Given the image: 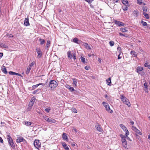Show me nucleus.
<instances>
[{"mask_svg": "<svg viewBox=\"0 0 150 150\" xmlns=\"http://www.w3.org/2000/svg\"><path fill=\"white\" fill-rule=\"evenodd\" d=\"M58 85L57 82L54 80H51L49 82V86L51 90H54Z\"/></svg>", "mask_w": 150, "mask_h": 150, "instance_id": "1", "label": "nucleus"}, {"mask_svg": "<svg viewBox=\"0 0 150 150\" xmlns=\"http://www.w3.org/2000/svg\"><path fill=\"white\" fill-rule=\"evenodd\" d=\"M120 99L121 101L125 104L127 105L128 107L131 106V103L129 100L125 97V96L122 95H120Z\"/></svg>", "mask_w": 150, "mask_h": 150, "instance_id": "2", "label": "nucleus"}, {"mask_svg": "<svg viewBox=\"0 0 150 150\" xmlns=\"http://www.w3.org/2000/svg\"><path fill=\"white\" fill-rule=\"evenodd\" d=\"M102 104L105 108L106 110L108 112L110 113H112L113 112V111L110 109L109 105L107 103L105 102H103Z\"/></svg>", "mask_w": 150, "mask_h": 150, "instance_id": "3", "label": "nucleus"}, {"mask_svg": "<svg viewBox=\"0 0 150 150\" xmlns=\"http://www.w3.org/2000/svg\"><path fill=\"white\" fill-rule=\"evenodd\" d=\"M35 98L34 96L33 97L31 98L28 105V107L27 109L28 111H30L31 109L32 106L35 102Z\"/></svg>", "mask_w": 150, "mask_h": 150, "instance_id": "4", "label": "nucleus"}, {"mask_svg": "<svg viewBox=\"0 0 150 150\" xmlns=\"http://www.w3.org/2000/svg\"><path fill=\"white\" fill-rule=\"evenodd\" d=\"M132 129L136 132V137L137 138L139 139L140 137L139 135H141V133L139 130L134 126H132Z\"/></svg>", "mask_w": 150, "mask_h": 150, "instance_id": "5", "label": "nucleus"}, {"mask_svg": "<svg viewBox=\"0 0 150 150\" xmlns=\"http://www.w3.org/2000/svg\"><path fill=\"white\" fill-rule=\"evenodd\" d=\"M34 146L37 149H39L41 146V143L39 140L35 139L34 142Z\"/></svg>", "mask_w": 150, "mask_h": 150, "instance_id": "6", "label": "nucleus"}, {"mask_svg": "<svg viewBox=\"0 0 150 150\" xmlns=\"http://www.w3.org/2000/svg\"><path fill=\"white\" fill-rule=\"evenodd\" d=\"M114 23L115 24L119 26H122L125 25V24L117 20H115Z\"/></svg>", "mask_w": 150, "mask_h": 150, "instance_id": "7", "label": "nucleus"}, {"mask_svg": "<svg viewBox=\"0 0 150 150\" xmlns=\"http://www.w3.org/2000/svg\"><path fill=\"white\" fill-rule=\"evenodd\" d=\"M95 127L96 129L98 131L100 132H103V130L100 127V125L98 123H97L96 124Z\"/></svg>", "mask_w": 150, "mask_h": 150, "instance_id": "8", "label": "nucleus"}, {"mask_svg": "<svg viewBox=\"0 0 150 150\" xmlns=\"http://www.w3.org/2000/svg\"><path fill=\"white\" fill-rule=\"evenodd\" d=\"M36 51L38 54V57L40 58L42 56V52L40 49V48H37Z\"/></svg>", "mask_w": 150, "mask_h": 150, "instance_id": "9", "label": "nucleus"}, {"mask_svg": "<svg viewBox=\"0 0 150 150\" xmlns=\"http://www.w3.org/2000/svg\"><path fill=\"white\" fill-rule=\"evenodd\" d=\"M24 140L25 141L23 137H17V138L16 139V142L17 143H20L21 142H23Z\"/></svg>", "mask_w": 150, "mask_h": 150, "instance_id": "10", "label": "nucleus"}, {"mask_svg": "<svg viewBox=\"0 0 150 150\" xmlns=\"http://www.w3.org/2000/svg\"><path fill=\"white\" fill-rule=\"evenodd\" d=\"M61 144L65 150H69L66 143L64 142H62Z\"/></svg>", "mask_w": 150, "mask_h": 150, "instance_id": "11", "label": "nucleus"}, {"mask_svg": "<svg viewBox=\"0 0 150 150\" xmlns=\"http://www.w3.org/2000/svg\"><path fill=\"white\" fill-rule=\"evenodd\" d=\"M144 90L145 92L148 93V84L146 82H145L144 84Z\"/></svg>", "mask_w": 150, "mask_h": 150, "instance_id": "12", "label": "nucleus"}, {"mask_svg": "<svg viewBox=\"0 0 150 150\" xmlns=\"http://www.w3.org/2000/svg\"><path fill=\"white\" fill-rule=\"evenodd\" d=\"M9 74L11 75H16L17 76H21L22 77H23V76L21 75L19 73H17L13 72L12 71H10L9 72Z\"/></svg>", "mask_w": 150, "mask_h": 150, "instance_id": "13", "label": "nucleus"}, {"mask_svg": "<svg viewBox=\"0 0 150 150\" xmlns=\"http://www.w3.org/2000/svg\"><path fill=\"white\" fill-rule=\"evenodd\" d=\"M24 24L25 26H29L30 23L29 22V19L28 18H25Z\"/></svg>", "mask_w": 150, "mask_h": 150, "instance_id": "14", "label": "nucleus"}, {"mask_svg": "<svg viewBox=\"0 0 150 150\" xmlns=\"http://www.w3.org/2000/svg\"><path fill=\"white\" fill-rule=\"evenodd\" d=\"M82 43H83V45L86 49L88 50H91V47L88 43L83 42H82Z\"/></svg>", "mask_w": 150, "mask_h": 150, "instance_id": "15", "label": "nucleus"}, {"mask_svg": "<svg viewBox=\"0 0 150 150\" xmlns=\"http://www.w3.org/2000/svg\"><path fill=\"white\" fill-rule=\"evenodd\" d=\"M62 138L64 140L68 141V137L67 135V134L64 133L62 134Z\"/></svg>", "mask_w": 150, "mask_h": 150, "instance_id": "16", "label": "nucleus"}, {"mask_svg": "<svg viewBox=\"0 0 150 150\" xmlns=\"http://www.w3.org/2000/svg\"><path fill=\"white\" fill-rule=\"evenodd\" d=\"M120 136L121 138V141L122 142H126V139L127 138L126 137L122 134L120 135Z\"/></svg>", "mask_w": 150, "mask_h": 150, "instance_id": "17", "label": "nucleus"}, {"mask_svg": "<svg viewBox=\"0 0 150 150\" xmlns=\"http://www.w3.org/2000/svg\"><path fill=\"white\" fill-rule=\"evenodd\" d=\"M1 70L5 74H7V71L6 68L4 65L1 67Z\"/></svg>", "mask_w": 150, "mask_h": 150, "instance_id": "18", "label": "nucleus"}, {"mask_svg": "<svg viewBox=\"0 0 150 150\" xmlns=\"http://www.w3.org/2000/svg\"><path fill=\"white\" fill-rule=\"evenodd\" d=\"M73 42L77 44H79L80 42H81V40H79L77 38H74L73 40Z\"/></svg>", "mask_w": 150, "mask_h": 150, "instance_id": "19", "label": "nucleus"}, {"mask_svg": "<svg viewBox=\"0 0 150 150\" xmlns=\"http://www.w3.org/2000/svg\"><path fill=\"white\" fill-rule=\"evenodd\" d=\"M149 62L148 61H146L144 64V66L145 67H147L150 69V65L149 64Z\"/></svg>", "mask_w": 150, "mask_h": 150, "instance_id": "20", "label": "nucleus"}, {"mask_svg": "<svg viewBox=\"0 0 150 150\" xmlns=\"http://www.w3.org/2000/svg\"><path fill=\"white\" fill-rule=\"evenodd\" d=\"M73 81V86L76 87L77 86V79L76 78L72 79Z\"/></svg>", "mask_w": 150, "mask_h": 150, "instance_id": "21", "label": "nucleus"}, {"mask_svg": "<svg viewBox=\"0 0 150 150\" xmlns=\"http://www.w3.org/2000/svg\"><path fill=\"white\" fill-rule=\"evenodd\" d=\"M111 79L110 77L109 78L106 80V82L107 83L108 85L109 86H111L110 84L111 83Z\"/></svg>", "mask_w": 150, "mask_h": 150, "instance_id": "22", "label": "nucleus"}, {"mask_svg": "<svg viewBox=\"0 0 150 150\" xmlns=\"http://www.w3.org/2000/svg\"><path fill=\"white\" fill-rule=\"evenodd\" d=\"M56 121V120L55 119L52 118L50 119L49 118H48V120L47 121V122H52L54 123H55Z\"/></svg>", "mask_w": 150, "mask_h": 150, "instance_id": "23", "label": "nucleus"}, {"mask_svg": "<svg viewBox=\"0 0 150 150\" xmlns=\"http://www.w3.org/2000/svg\"><path fill=\"white\" fill-rule=\"evenodd\" d=\"M143 14L144 16V18L146 19H149V15L146 13V12H143Z\"/></svg>", "mask_w": 150, "mask_h": 150, "instance_id": "24", "label": "nucleus"}, {"mask_svg": "<svg viewBox=\"0 0 150 150\" xmlns=\"http://www.w3.org/2000/svg\"><path fill=\"white\" fill-rule=\"evenodd\" d=\"M44 85V84L43 83H40L38 84L33 85L32 87V90H34L35 88L36 87H38L39 85Z\"/></svg>", "mask_w": 150, "mask_h": 150, "instance_id": "25", "label": "nucleus"}, {"mask_svg": "<svg viewBox=\"0 0 150 150\" xmlns=\"http://www.w3.org/2000/svg\"><path fill=\"white\" fill-rule=\"evenodd\" d=\"M67 55L68 57L69 58L71 59L73 57V55H72L71 53V52L69 50L67 52Z\"/></svg>", "mask_w": 150, "mask_h": 150, "instance_id": "26", "label": "nucleus"}, {"mask_svg": "<svg viewBox=\"0 0 150 150\" xmlns=\"http://www.w3.org/2000/svg\"><path fill=\"white\" fill-rule=\"evenodd\" d=\"M10 146L12 149H14L15 148V144L13 141L9 143Z\"/></svg>", "mask_w": 150, "mask_h": 150, "instance_id": "27", "label": "nucleus"}, {"mask_svg": "<svg viewBox=\"0 0 150 150\" xmlns=\"http://www.w3.org/2000/svg\"><path fill=\"white\" fill-rule=\"evenodd\" d=\"M120 126L124 131H126V130L127 129L125 127V126L122 124H120Z\"/></svg>", "mask_w": 150, "mask_h": 150, "instance_id": "28", "label": "nucleus"}, {"mask_svg": "<svg viewBox=\"0 0 150 150\" xmlns=\"http://www.w3.org/2000/svg\"><path fill=\"white\" fill-rule=\"evenodd\" d=\"M0 47H1L7 48H8V46L0 42Z\"/></svg>", "mask_w": 150, "mask_h": 150, "instance_id": "29", "label": "nucleus"}, {"mask_svg": "<svg viewBox=\"0 0 150 150\" xmlns=\"http://www.w3.org/2000/svg\"><path fill=\"white\" fill-rule=\"evenodd\" d=\"M142 9L143 11V12H146L148 10V8L146 6H143Z\"/></svg>", "mask_w": 150, "mask_h": 150, "instance_id": "30", "label": "nucleus"}, {"mask_svg": "<svg viewBox=\"0 0 150 150\" xmlns=\"http://www.w3.org/2000/svg\"><path fill=\"white\" fill-rule=\"evenodd\" d=\"M133 14L134 16H136L137 17L139 14L138 12V11L137 10L134 11L133 12Z\"/></svg>", "mask_w": 150, "mask_h": 150, "instance_id": "31", "label": "nucleus"}, {"mask_svg": "<svg viewBox=\"0 0 150 150\" xmlns=\"http://www.w3.org/2000/svg\"><path fill=\"white\" fill-rule=\"evenodd\" d=\"M130 54L132 55V57H135L137 56L136 52L134 51H131V52Z\"/></svg>", "mask_w": 150, "mask_h": 150, "instance_id": "32", "label": "nucleus"}, {"mask_svg": "<svg viewBox=\"0 0 150 150\" xmlns=\"http://www.w3.org/2000/svg\"><path fill=\"white\" fill-rule=\"evenodd\" d=\"M122 3L125 5H127L128 4V1L127 0H122Z\"/></svg>", "mask_w": 150, "mask_h": 150, "instance_id": "33", "label": "nucleus"}, {"mask_svg": "<svg viewBox=\"0 0 150 150\" xmlns=\"http://www.w3.org/2000/svg\"><path fill=\"white\" fill-rule=\"evenodd\" d=\"M51 44V41L50 40H47L46 45V47L47 48H48L50 46Z\"/></svg>", "mask_w": 150, "mask_h": 150, "instance_id": "34", "label": "nucleus"}, {"mask_svg": "<svg viewBox=\"0 0 150 150\" xmlns=\"http://www.w3.org/2000/svg\"><path fill=\"white\" fill-rule=\"evenodd\" d=\"M122 142V145L125 148H126L127 147V142Z\"/></svg>", "mask_w": 150, "mask_h": 150, "instance_id": "35", "label": "nucleus"}, {"mask_svg": "<svg viewBox=\"0 0 150 150\" xmlns=\"http://www.w3.org/2000/svg\"><path fill=\"white\" fill-rule=\"evenodd\" d=\"M121 31L123 32H127L128 30L125 28H121L120 29Z\"/></svg>", "mask_w": 150, "mask_h": 150, "instance_id": "36", "label": "nucleus"}, {"mask_svg": "<svg viewBox=\"0 0 150 150\" xmlns=\"http://www.w3.org/2000/svg\"><path fill=\"white\" fill-rule=\"evenodd\" d=\"M39 40L40 42V44L41 45L43 44L45 42V40L44 39H40Z\"/></svg>", "mask_w": 150, "mask_h": 150, "instance_id": "37", "label": "nucleus"}, {"mask_svg": "<svg viewBox=\"0 0 150 150\" xmlns=\"http://www.w3.org/2000/svg\"><path fill=\"white\" fill-rule=\"evenodd\" d=\"M80 59L81 60V62L83 63H86V60H85V58H84L83 57L81 56L80 57Z\"/></svg>", "mask_w": 150, "mask_h": 150, "instance_id": "38", "label": "nucleus"}, {"mask_svg": "<svg viewBox=\"0 0 150 150\" xmlns=\"http://www.w3.org/2000/svg\"><path fill=\"white\" fill-rule=\"evenodd\" d=\"M32 123L31 122H26L25 121V125L26 126H29L30 125H31Z\"/></svg>", "mask_w": 150, "mask_h": 150, "instance_id": "39", "label": "nucleus"}, {"mask_svg": "<svg viewBox=\"0 0 150 150\" xmlns=\"http://www.w3.org/2000/svg\"><path fill=\"white\" fill-rule=\"evenodd\" d=\"M30 69H31V68L30 67H28L27 68L26 71V74H28V73L30 72Z\"/></svg>", "mask_w": 150, "mask_h": 150, "instance_id": "40", "label": "nucleus"}, {"mask_svg": "<svg viewBox=\"0 0 150 150\" xmlns=\"http://www.w3.org/2000/svg\"><path fill=\"white\" fill-rule=\"evenodd\" d=\"M6 35L7 37L8 38H13V35L9 33H7Z\"/></svg>", "mask_w": 150, "mask_h": 150, "instance_id": "41", "label": "nucleus"}, {"mask_svg": "<svg viewBox=\"0 0 150 150\" xmlns=\"http://www.w3.org/2000/svg\"><path fill=\"white\" fill-rule=\"evenodd\" d=\"M137 72L139 74H140L141 73V67H138L137 69Z\"/></svg>", "mask_w": 150, "mask_h": 150, "instance_id": "42", "label": "nucleus"}, {"mask_svg": "<svg viewBox=\"0 0 150 150\" xmlns=\"http://www.w3.org/2000/svg\"><path fill=\"white\" fill-rule=\"evenodd\" d=\"M122 9L124 11H127L128 9V8L127 6V5H125V6H122Z\"/></svg>", "mask_w": 150, "mask_h": 150, "instance_id": "43", "label": "nucleus"}, {"mask_svg": "<svg viewBox=\"0 0 150 150\" xmlns=\"http://www.w3.org/2000/svg\"><path fill=\"white\" fill-rule=\"evenodd\" d=\"M141 23H142L143 25L144 26H147V24L146 22H144L142 21H141Z\"/></svg>", "mask_w": 150, "mask_h": 150, "instance_id": "44", "label": "nucleus"}, {"mask_svg": "<svg viewBox=\"0 0 150 150\" xmlns=\"http://www.w3.org/2000/svg\"><path fill=\"white\" fill-rule=\"evenodd\" d=\"M117 49L119 51V53L121 52L122 53V55H123V54L122 52V49L121 47H119L117 48Z\"/></svg>", "mask_w": 150, "mask_h": 150, "instance_id": "45", "label": "nucleus"}, {"mask_svg": "<svg viewBox=\"0 0 150 150\" xmlns=\"http://www.w3.org/2000/svg\"><path fill=\"white\" fill-rule=\"evenodd\" d=\"M114 42L113 41H110L109 42V44L112 47L114 45Z\"/></svg>", "mask_w": 150, "mask_h": 150, "instance_id": "46", "label": "nucleus"}, {"mask_svg": "<svg viewBox=\"0 0 150 150\" xmlns=\"http://www.w3.org/2000/svg\"><path fill=\"white\" fill-rule=\"evenodd\" d=\"M6 137L8 141L11 139H12V138L11 137V136L9 135H7Z\"/></svg>", "mask_w": 150, "mask_h": 150, "instance_id": "47", "label": "nucleus"}, {"mask_svg": "<svg viewBox=\"0 0 150 150\" xmlns=\"http://www.w3.org/2000/svg\"><path fill=\"white\" fill-rule=\"evenodd\" d=\"M125 132H126L125 136L126 137H128L127 136L129 134V132L128 131L127 129L126 131H125Z\"/></svg>", "mask_w": 150, "mask_h": 150, "instance_id": "48", "label": "nucleus"}, {"mask_svg": "<svg viewBox=\"0 0 150 150\" xmlns=\"http://www.w3.org/2000/svg\"><path fill=\"white\" fill-rule=\"evenodd\" d=\"M43 118L46 121H47L48 118V116L46 115L43 116Z\"/></svg>", "mask_w": 150, "mask_h": 150, "instance_id": "49", "label": "nucleus"}, {"mask_svg": "<svg viewBox=\"0 0 150 150\" xmlns=\"http://www.w3.org/2000/svg\"><path fill=\"white\" fill-rule=\"evenodd\" d=\"M122 54V53L120 52L119 54L118 55V59H120L122 58V56H121V54Z\"/></svg>", "mask_w": 150, "mask_h": 150, "instance_id": "50", "label": "nucleus"}, {"mask_svg": "<svg viewBox=\"0 0 150 150\" xmlns=\"http://www.w3.org/2000/svg\"><path fill=\"white\" fill-rule=\"evenodd\" d=\"M86 2H87L88 4H90L94 0H84Z\"/></svg>", "mask_w": 150, "mask_h": 150, "instance_id": "51", "label": "nucleus"}, {"mask_svg": "<svg viewBox=\"0 0 150 150\" xmlns=\"http://www.w3.org/2000/svg\"><path fill=\"white\" fill-rule=\"evenodd\" d=\"M69 89L71 92H73L74 91V88L73 87L71 86L69 87Z\"/></svg>", "mask_w": 150, "mask_h": 150, "instance_id": "52", "label": "nucleus"}, {"mask_svg": "<svg viewBox=\"0 0 150 150\" xmlns=\"http://www.w3.org/2000/svg\"><path fill=\"white\" fill-rule=\"evenodd\" d=\"M51 109L50 108H47L45 109V110L47 112H49L50 111V110Z\"/></svg>", "mask_w": 150, "mask_h": 150, "instance_id": "53", "label": "nucleus"}, {"mask_svg": "<svg viewBox=\"0 0 150 150\" xmlns=\"http://www.w3.org/2000/svg\"><path fill=\"white\" fill-rule=\"evenodd\" d=\"M72 111L74 112L75 113H77V111L75 108H72Z\"/></svg>", "mask_w": 150, "mask_h": 150, "instance_id": "54", "label": "nucleus"}, {"mask_svg": "<svg viewBox=\"0 0 150 150\" xmlns=\"http://www.w3.org/2000/svg\"><path fill=\"white\" fill-rule=\"evenodd\" d=\"M119 34L120 36H125L126 37H127L128 36L122 34V33H119Z\"/></svg>", "mask_w": 150, "mask_h": 150, "instance_id": "55", "label": "nucleus"}, {"mask_svg": "<svg viewBox=\"0 0 150 150\" xmlns=\"http://www.w3.org/2000/svg\"><path fill=\"white\" fill-rule=\"evenodd\" d=\"M146 5V3L144 2H142V0H141V6H145Z\"/></svg>", "mask_w": 150, "mask_h": 150, "instance_id": "56", "label": "nucleus"}, {"mask_svg": "<svg viewBox=\"0 0 150 150\" xmlns=\"http://www.w3.org/2000/svg\"><path fill=\"white\" fill-rule=\"evenodd\" d=\"M35 64V62H32L30 64V67H33Z\"/></svg>", "mask_w": 150, "mask_h": 150, "instance_id": "57", "label": "nucleus"}, {"mask_svg": "<svg viewBox=\"0 0 150 150\" xmlns=\"http://www.w3.org/2000/svg\"><path fill=\"white\" fill-rule=\"evenodd\" d=\"M90 67L89 66H87L85 67V69L86 70H88L90 68Z\"/></svg>", "mask_w": 150, "mask_h": 150, "instance_id": "58", "label": "nucleus"}, {"mask_svg": "<svg viewBox=\"0 0 150 150\" xmlns=\"http://www.w3.org/2000/svg\"><path fill=\"white\" fill-rule=\"evenodd\" d=\"M39 90H38V89H37V90H35L33 92V94H35L38 92V91Z\"/></svg>", "mask_w": 150, "mask_h": 150, "instance_id": "59", "label": "nucleus"}, {"mask_svg": "<svg viewBox=\"0 0 150 150\" xmlns=\"http://www.w3.org/2000/svg\"><path fill=\"white\" fill-rule=\"evenodd\" d=\"M76 54H74L73 55V59L74 60H75L76 59Z\"/></svg>", "mask_w": 150, "mask_h": 150, "instance_id": "60", "label": "nucleus"}, {"mask_svg": "<svg viewBox=\"0 0 150 150\" xmlns=\"http://www.w3.org/2000/svg\"><path fill=\"white\" fill-rule=\"evenodd\" d=\"M137 4L140 5L141 4V0H137Z\"/></svg>", "mask_w": 150, "mask_h": 150, "instance_id": "61", "label": "nucleus"}, {"mask_svg": "<svg viewBox=\"0 0 150 150\" xmlns=\"http://www.w3.org/2000/svg\"><path fill=\"white\" fill-rule=\"evenodd\" d=\"M70 86H69V85H68V84H67L65 85V87L68 88V89H69V87H70Z\"/></svg>", "mask_w": 150, "mask_h": 150, "instance_id": "62", "label": "nucleus"}, {"mask_svg": "<svg viewBox=\"0 0 150 150\" xmlns=\"http://www.w3.org/2000/svg\"><path fill=\"white\" fill-rule=\"evenodd\" d=\"M0 142L1 143H3L4 142L3 139H2V138L1 137H0Z\"/></svg>", "mask_w": 150, "mask_h": 150, "instance_id": "63", "label": "nucleus"}, {"mask_svg": "<svg viewBox=\"0 0 150 150\" xmlns=\"http://www.w3.org/2000/svg\"><path fill=\"white\" fill-rule=\"evenodd\" d=\"M119 0H113V1L114 3H117L118 1Z\"/></svg>", "mask_w": 150, "mask_h": 150, "instance_id": "64", "label": "nucleus"}]
</instances>
